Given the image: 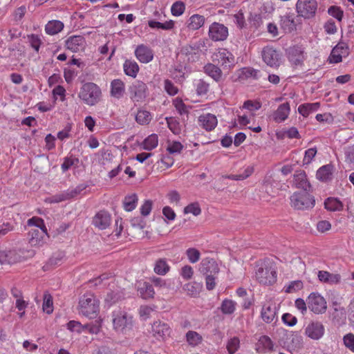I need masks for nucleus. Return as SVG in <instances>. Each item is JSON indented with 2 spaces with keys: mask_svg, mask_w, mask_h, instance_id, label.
Listing matches in <instances>:
<instances>
[{
  "mask_svg": "<svg viewBox=\"0 0 354 354\" xmlns=\"http://www.w3.org/2000/svg\"><path fill=\"white\" fill-rule=\"evenodd\" d=\"M236 309V303L231 299H224L222 302L221 310L223 314L231 315Z\"/></svg>",
  "mask_w": 354,
  "mask_h": 354,
  "instance_id": "nucleus-48",
  "label": "nucleus"
},
{
  "mask_svg": "<svg viewBox=\"0 0 354 354\" xmlns=\"http://www.w3.org/2000/svg\"><path fill=\"white\" fill-rule=\"evenodd\" d=\"M35 252L33 250H12L0 252L1 264H14L21 262L34 257Z\"/></svg>",
  "mask_w": 354,
  "mask_h": 354,
  "instance_id": "nucleus-5",
  "label": "nucleus"
},
{
  "mask_svg": "<svg viewBox=\"0 0 354 354\" xmlns=\"http://www.w3.org/2000/svg\"><path fill=\"white\" fill-rule=\"evenodd\" d=\"M263 62L268 66L277 69L281 64V54L272 46H265L261 50Z\"/></svg>",
  "mask_w": 354,
  "mask_h": 354,
  "instance_id": "nucleus-9",
  "label": "nucleus"
},
{
  "mask_svg": "<svg viewBox=\"0 0 354 354\" xmlns=\"http://www.w3.org/2000/svg\"><path fill=\"white\" fill-rule=\"evenodd\" d=\"M185 10V5L183 1H176L173 3L171 8V12L172 15L179 17L182 15Z\"/></svg>",
  "mask_w": 354,
  "mask_h": 354,
  "instance_id": "nucleus-56",
  "label": "nucleus"
},
{
  "mask_svg": "<svg viewBox=\"0 0 354 354\" xmlns=\"http://www.w3.org/2000/svg\"><path fill=\"white\" fill-rule=\"evenodd\" d=\"M78 97L87 105L94 106L101 99L102 91L100 88L95 83L86 82L80 88Z\"/></svg>",
  "mask_w": 354,
  "mask_h": 354,
  "instance_id": "nucleus-3",
  "label": "nucleus"
},
{
  "mask_svg": "<svg viewBox=\"0 0 354 354\" xmlns=\"http://www.w3.org/2000/svg\"><path fill=\"white\" fill-rule=\"evenodd\" d=\"M110 87V94L111 97L118 100L123 97L125 92V85L122 80L120 79L112 80Z\"/></svg>",
  "mask_w": 354,
  "mask_h": 354,
  "instance_id": "nucleus-25",
  "label": "nucleus"
},
{
  "mask_svg": "<svg viewBox=\"0 0 354 354\" xmlns=\"http://www.w3.org/2000/svg\"><path fill=\"white\" fill-rule=\"evenodd\" d=\"M209 85L203 80H200L196 86V93L199 95H205L209 91Z\"/></svg>",
  "mask_w": 354,
  "mask_h": 354,
  "instance_id": "nucleus-63",
  "label": "nucleus"
},
{
  "mask_svg": "<svg viewBox=\"0 0 354 354\" xmlns=\"http://www.w3.org/2000/svg\"><path fill=\"white\" fill-rule=\"evenodd\" d=\"M317 0H297L295 10L299 16L304 19L313 18L317 10Z\"/></svg>",
  "mask_w": 354,
  "mask_h": 354,
  "instance_id": "nucleus-8",
  "label": "nucleus"
},
{
  "mask_svg": "<svg viewBox=\"0 0 354 354\" xmlns=\"http://www.w3.org/2000/svg\"><path fill=\"white\" fill-rule=\"evenodd\" d=\"M183 149V145L178 141H172L168 143L167 150L169 153H180Z\"/></svg>",
  "mask_w": 354,
  "mask_h": 354,
  "instance_id": "nucleus-58",
  "label": "nucleus"
},
{
  "mask_svg": "<svg viewBox=\"0 0 354 354\" xmlns=\"http://www.w3.org/2000/svg\"><path fill=\"white\" fill-rule=\"evenodd\" d=\"M138 292L144 299H153L155 296V290L153 286L147 281L139 283Z\"/></svg>",
  "mask_w": 354,
  "mask_h": 354,
  "instance_id": "nucleus-29",
  "label": "nucleus"
},
{
  "mask_svg": "<svg viewBox=\"0 0 354 354\" xmlns=\"http://www.w3.org/2000/svg\"><path fill=\"white\" fill-rule=\"evenodd\" d=\"M328 14L333 17L341 21L344 15L342 9L337 6H331L328 8Z\"/></svg>",
  "mask_w": 354,
  "mask_h": 354,
  "instance_id": "nucleus-64",
  "label": "nucleus"
},
{
  "mask_svg": "<svg viewBox=\"0 0 354 354\" xmlns=\"http://www.w3.org/2000/svg\"><path fill=\"white\" fill-rule=\"evenodd\" d=\"M187 344L192 347L198 346L203 342V337L198 333L194 330H189L185 335Z\"/></svg>",
  "mask_w": 354,
  "mask_h": 354,
  "instance_id": "nucleus-40",
  "label": "nucleus"
},
{
  "mask_svg": "<svg viewBox=\"0 0 354 354\" xmlns=\"http://www.w3.org/2000/svg\"><path fill=\"white\" fill-rule=\"evenodd\" d=\"M130 99L133 102H143L147 95L148 87L142 81L136 80L129 86Z\"/></svg>",
  "mask_w": 354,
  "mask_h": 354,
  "instance_id": "nucleus-12",
  "label": "nucleus"
},
{
  "mask_svg": "<svg viewBox=\"0 0 354 354\" xmlns=\"http://www.w3.org/2000/svg\"><path fill=\"white\" fill-rule=\"evenodd\" d=\"M261 317L267 324L277 320L276 306L270 301L266 302L261 308Z\"/></svg>",
  "mask_w": 354,
  "mask_h": 354,
  "instance_id": "nucleus-23",
  "label": "nucleus"
},
{
  "mask_svg": "<svg viewBox=\"0 0 354 354\" xmlns=\"http://www.w3.org/2000/svg\"><path fill=\"white\" fill-rule=\"evenodd\" d=\"M158 144V136L156 133H152L146 138L142 142V148L145 150L151 151L155 149Z\"/></svg>",
  "mask_w": 354,
  "mask_h": 354,
  "instance_id": "nucleus-45",
  "label": "nucleus"
},
{
  "mask_svg": "<svg viewBox=\"0 0 354 354\" xmlns=\"http://www.w3.org/2000/svg\"><path fill=\"white\" fill-rule=\"evenodd\" d=\"M43 310L47 314H51L53 311V297L48 292L44 294Z\"/></svg>",
  "mask_w": 354,
  "mask_h": 354,
  "instance_id": "nucleus-51",
  "label": "nucleus"
},
{
  "mask_svg": "<svg viewBox=\"0 0 354 354\" xmlns=\"http://www.w3.org/2000/svg\"><path fill=\"white\" fill-rule=\"evenodd\" d=\"M138 196L136 194H132L124 197L123 201L124 209L127 212L133 210L138 203Z\"/></svg>",
  "mask_w": 354,
  "mask_h": 354,
  "instance_id": "nucleus-44",
  "label": "nucleus"
},
{
  "mask_svg": "<svg viewBox=\"0 0 354 354\" xmlns=\"http://www.w3.org/2000/svg\"><path fill=\"white\" fill-rule=\"evenodd\" d=\"M324 326L321 322H311L305 328V335L313 340H318L324 336Z\"/></svg>",
  "mask_w": 354,
  "mask_h": 354,
  "instance_id": "nucleus-17",
  "label": "nucleus"
},
{
  "mask_svg": "<svg viewBox=\"0 0 354 354\" xmlns=\"http://www.w3.org/2000/svg\"><path fill=\"white\" fill-rule=\"evenodd\" d=\"M198 126L206 131L214 130L218 124L216 116L212 113H203L198 118Z\"/></svg>",
  "mask_w": 354,
  "mask_h": 354,
  "instance_id": "nucleus-18",
  "label": "nucleus"
},
{
  "mask_svg": "<svg viewBox=\"0 0 354 354\" xmlns=\"http://www.w3.org/2000/svg\"><path fill=\"white\" fill-rule=\"evenodd\" d=\"M103 319L100 317L90 324L88 333L91 334H98L102 328Z\"/></svg>",
  "mask_w": 354,
  "mask_h": 354,
  "instance_id": "nucleus-60",
  "label": "nucleus"
},
{
  "mask_svg": "<svg viewBox=\"0 0 354 354\" xmlns=\"http://www.w3.org/2000/svg\"><path fill=\"white\" fill-rule=\"evenodd\" d=\"M92 223L99 230H105L111 223V216L108 212L101 210L93 216Z\"/></svg>",
  "mask_w": 354,
  "mask_h": 354,
  "instance_id": "nucleus-20",
  "label": "nucleus"
},
{
  "mask_svg": "<svg viewBox=\"0 0 354 354\" xmlns=\"http://www.w3.org/2000/svg\"><path fill=\"white\" fill-rule=\"evenodd\" d=\"M290 204L297 209H308L315 206L314 197L308 191H299L290 196Z\"/></svg>",
  "mask_w": 354,
  "mask_h": 354,
  "instance_id": "nucleus-6",
  "label": "nucleus"
},
{
  "mask_svg": "<svg viewBox=\"0 0 354 354\" xmlns=\"http://www.w3.org/2000/svg\"><path fill=\"white\" fill-rule=\"evenodd\" d=\"M78 310L83 316L93 319L100 312V301L93 293L86 292L80 298Z\"/></svg>",
  "mask_w": 354,
  "mask_h": 354,
  "instance_id": "nucleus-1",
  "label": "nucleus"
},
{
  "mask_svg": "<svg viewBox=\"0 0 354 354\" xmlns=\"http://www.w3.org/2000/svg\"><path fill=\"white\" fill-rule=\"evenodd\" d=\"M173 105L180 115H188L189 109L185 104L182 99L176 97L173 100Z\"/></svg>",
  "mask_w": 354,
  "mask_h": 354,
  "instance_id": "nucleus-54",
  "label": "nucleus"
},
{
  "mask_svg": "<svg viewBox=\"0 0 354 354\" xmlns=\"http://www.w3.org/2000/svg\"><path fill=\"white\" fill-rule=\"evenodd\" d=\"M304 288V283L301 280H295L290 281L288 284L286 285L283 288L286 293L296 292Z\"/></svg>",
  "mask_w": 354,
  "mask_h": 354,
  "instance_id": "nucleus-46",
  "label": "nucleus"
},
{
  "mask_svg": "<svg viewBox=\"0 0 354 354\" xmlns=\"http://www.w3.org/2000/svg\"><path fill=\"white\" fill-rule=\"evenodd\" d=\"M183 212L185 214H192L194 216H197L201 214V208L198 202H194L185 207Z\"/></svg>",
  "mask_w": 354,
  "mask_h": 354,
  "instance_id": "nucleus-53",
  "label": "nucleus"
},
{
  "mask_svg": "<svg viewBox=\"0 0 354 354\" xmlns=\"http://www.w3.org/2000/svg\"><path fill=\"white\" fill-rule=\"evenodd\" d=\"M308 308L315 314H323L326 311L327 303L319 292H311L306 299Z\"/></svg>",
  "mask_w": 354,
  "mask_h": 354,
  "instance_id": "nucleus-10",
  "label": "nucleus"
},
{
  "mask_svg": "<svg viewBox=\"0 0 354 354\" xmlns=\"http://www.w3.org/2000/svg\"><path fill=\"white\" fill-rule=\"evenodd\" d=\"M280 26L285 32H291L296 27L294 18L291 15L281 17Z\"/></svg>",
  "mask_w": 354,
  "mask_h": 354,
  "instance_id": "nucleus-41",
  "label": "nucleus"
},
{
  "mask_svg": "<svg viewBox=\"0 0 354 354\" xmlns=\"http://www.w3.org/2000/svg\"><path fill=\"white\" fill-rule=\"evenodd\" d=\"M325 208L330 212H340L344 209L342 202L337 198L328 197L324 201Z\"/></svg>",
  "mask_w": 354,
  "mask_h": 354,
  "instance_id": "nucleus-35",
  "label": "nucleus"
},
{
  "mask_svg": "<svg viewBox=\"0 0 354 354\" xmlns=\"http://www.w3.org/2000/svg\"><path fill=\"white\" fill-rule=\"evenodd\" d=\"M240 347V339L237 337L230 338L226 344V348L229 354L235 353Z\"/></svg>",
  "mask_w": 354,
  "mask_h": 354,
  "instance_id": "nucleus-47",
  "label": "nucleus"
},
{
  "mask_svg": "<svg viewBox=\"0 0 354 354\" xmlns=\"http://www.w3.org/2000/svg\"><path fill=\"white\" fill-rule=\"evenodd\" d=\"M86 45L85 38L82 35H73L66 41V47L72 52H80L84 50Z\"/></svg>",
  "mask_w": 354,
  "mask_h": 354,
  "instance_id": "nucleus-21",
  "label": "nucleus"
},
{
  "mask_svg": "<svg viewBox=\"0 0 354 354\" xmlns=\"http://www.w3.org/2000/svg\"><path fill=\"white\" fill-rule=\"evenodd\" d=\"M168 128L175 135H179L181 132V126L179 122L174 118H166Z\"/></svg>",
  "mask_w": 354,
  "mask_h": 354,
  "instance_id": "nucleus-49",
  "label": "nucleus"
},
{
  "mask_svg": "<svg viewBox=\"0 0 354 354\" xmlns=\"http://www.w3.org/2000/svg\"><path fill=\"white\" fill-rule=\"evenodd\" d=\"M253 172H254L253 167H248L247 168L245 169V170L243 171V172L242 174H231V175L226 176L225 178H227L228 179H231V180H243L248 178L249 176H250Z\"/></svg>",
  "mask_w": 354,
  "mask_h": 354,
  "instance_id": "nucleus-50",
  "label": "nucleus"
},
{
  "mask_svg": "<svg viewBox=\"0 0 354 354\" xmlns=\"http://www.w3.org/2000/svg\"><path fill=\"white\" fill-rule=\"evenodd\" d=\"M334 167L331 164H328L321 167L317 171V178L322 181H328L332 178Z\"/></svg>",
  "mask_w": 354,
  "mask_h": 354,
  "instance_id": "nucleus-34",
  "label": "nucleus"
},
{
  "mask_svg": "<svg viewBox=\"0 0 354 354\" xmlns=\"http://www.w3.org/2000/svg\"><path fill=\"white\" fill-rule=\"evenodd\" d=\"M172 330L169 324L160 321H154L151 324V333L158 341L165 342L171 336Z\"/></svg>",
  "mask_w": 354,
  "mask_h": 354,
  "instance_id": "nucleus-11",
  "label": "nucleus"
},
{
  "mask_svg": "<svg viewBox=\"0 0 354 354\" xmlns=\"http://www.w3.org/2000/svg\"><path fill=\"white\" fill-rule=\"evenodd\" d=\"M29 243L34 247L42 246L48 237L46 228H32L28 232Z\"/></svg>",
  "mask_w": 354,
  "mask_h": 354,
  "instance_id": "nucleus-13",
  "label": "nucleus"
},
{
  "mask_svg": "<svg viewBox=\"0 0 354 354\" xmlns=\"http://www.w3.org/2000/svg\"><path fill=\"white\" fill-rule=\"evenodd\" d=\"M170 270V266L165 259H158L156 261L153 271L158 275L164 276Z\"/></svg>",
  "mask_w": 354,
  "mask_h": 354,
  "instance_id": "nucleus-39",
  "label": "nucleus"
},
{
  "mask_svg": "<svg viewBox=\"0 0 354 354\" xmlns=\"http://www.w3.org/2000/svg\"><path fill=\"white\" fill-rule=\"evenodd\" d=\"M181 54L187 57V59L191 62H195L200 55L201 49L196 45H185L180 50Z\"/></svg>",
  "mask_w": 354,
  "mask_h": 354,
  "instance_id": "nucleus-31",
  "label": "nucleus"
},
{
  "mask_svg": "<svg viewBox=\"0 0 354 354\" xmlns=\"http://www.w3.org/2000/svg\"><path fill=\"white\" fill-rule=\"evenodd\" d=\"M123 69L127 75L136 77L139 72L140 68L135 61L127 59L123 64Z\"/></svg>",
  "mask_w": 354,
  "mask_h": 354,
  "instance_id": "nucleus-37",
  "label": "nucleus"
},
{
  "mask_svg": "<svg viewBox=\"0 0 354 354\" xmlns=\"http://www.w3.org/2000/svg\"><path fill=\"white\" fill-rule=\"evenodd\" d=\"M121 298L122 295L119 292V291L111 290V292H107L104 299V301L108 306H111L120 300Z\"/></svg>",
  "mask_w": 354,
  "mask_h": 354,
  "instance_id": "nucleus-52",
  "label": "nucleus"
},
{
  "mask_svg": "<svg viewBox=\"0 0 354 354\" xmlns=\"http://www.w3.org/2000/svg\"><path fill=\"white\" fill-rule=\"evenodd\" d=\"M320 107L319 102L304 103L299 106L298 112L304 118L317 111Z\"/></svg>",
  "mask_w": 354,
  "mask_h": 354,
  "instance_id": "nucleus-36",
  "label": "nucleus"
},
{
  "mask_svg": "<svg viewBox=\"0 0 354 354\" xmlns=\"http://www.w3.org/2000/svg\"><path fill=\"white\" fill-rule=\"evenodd\" d=\"M344 346L351 352L354 353V334L350 333L343 337Z\"/></svg>",
  "mask_w": 354,
  "mask_h": 354,
  "instance_id": "nucleus-62",
  "label": "nucleus"
},
{
  "mask_svg": "<svg viewBox=\"0 0 354 354\" xmlns=\"http://www.w3.org/2000/svg\"><path fill=\"white\" fill-rule=\"evenodd\" d=\"M288 58L292 65L298 66L303 65L306 59V55L303 48L294 46L288 49Z\"/></svg>",
  "mask_w": 354,
  "mask_h": 354,
  "instance_id": "nucleus-15",
  "label": "nucleus"
},
{
  "mask_svg": "<svg viewBox=\"0 0 354 354\" xmlns=\"http://www.w3.org/2000/svg\"><path fill=\"white\" fill-rule=\"evenodd\" d=\"M212 61L229 72L236 64L234 55L226 48H219L212 55Z\"/></svg>",
  "mask_w": 354,
  "mask_h": 354,
  "instance_id": "nucleus-7",
  "label": "nucleus"
},
{
  "mask_svg": "<svg viewBox=\"0 0 354 354\" xmlns=\"http://www.w3.org/2000/svg\"><path fill=\"white\" fill-rule=\"evenodd\" d=\"M153 118L151 113L145 109H139L136 115V121L140 125H147Z\"/></svg>",
  "mask_w": 354,
  "mask_h": 354,
  "instance_id": "nucleus-42",
  "label": "nucleus"
},
{
  "mask_svg": "<svg viewBox=\"0 0 354 354\" xmlns=\"http://www.w3.org/2000/svg\"><path fill=\"white\" fill-rule=\"evenodd\" d=\"M202 286L196 282H189L184 285L183 290L186 293L193 297H197L201 290Z\"/></svg>",
  "mask_w": 354,
  "mask_h": 354,
  "instance_id": "nucleus-43",
  "label": "nucleus"
},
{
  "mask_svg": "<svg viewBox=\"0 0 354 354\" xmlns=\"http://www.w3.org/2000/svg\"><path fill=\"white\" fill-rule=\"evenodd\" d=\"M205 19L203 16L195 14L192 15L189 20L187 27L192 30H198L205 24Z\"/></svg>",
  "mask_w": 354,
  "mask_h": 354,
  "instance_id": "nucleus-38",
  "label": "nucleus"
},
{
  "mask_svg": "<svg viewBox=\"0 0 354 354\" xmlns=\"http://www.w3.org/2000/svg\"><path fill=\"white\" fill-rule=\"evenodd\" d=\"M134 53L137 59L143 64L151 62L154 55L153 50L145 44L138 45L135 49Z\"/></svg>",
  "mask_w": 354,
  "mask_h": 354,
  "instance_id": "nucleus-22",
  "label": "nucleus"
},
{
  "mask_svg": "<svg viewBox=\"0 0 354 354\" xmlns=\"http://www.w3.org/2000/svg\"><path fill=\"white\" fill-rule=\"evenodd\" d=\"M204 72L216 82H219L222 80V70L218 66L214 64H207L204 66Z\"/></svg>",
  "mask_w": 354,
  "mask_h": 354,
  "instance_id": "nucleus-32",
  "label": "nucleus"
},
{
  "mask_svg": "<svg viewBox=\"0 0 354 354\" xmlns=\"http://www.w3.org/2000/svg\"><path fill=\"white\" fill-rule=\"evenodd\" d=\"M201 271L205 275H218V265L213 259L205 258L201 263Z\"/></svg>",
  "mask_w": 354,
  "mask_h": 354,
  "instance_id": "nucleus-24",
  "label": "nucleus"
},
{
  "mask_svg": "<svg viewBox=\"0 0 354 354\" xmlns=\"http://www.w3.org/2000/svg\"><path fill=\"white\" fill-rule=\"evenodd\" d=\"M111 323L113 329L118 333H124L133 326V317L124 310L117 308L111 313Z\"/></svg>",
  "mask_w": 354,
  "mask_h": 354,
  "instance_id": "nucleus-4",
  "label": "nucleus"
},
{
  "mask_svg": "<svg viewBox=\"0 0 354 354\" xmlns=\"http://www.w3.org/2000/svg\"><path fill=\"white\" fill-rule=\"evenodd\" d=\"M28 41L30 44V46L36 51L39 52L40 46L41 44V41L39 37L37 35L32 34L28 36Z\"/></svg>",
  "mask_w": 354,
  "mask_h": 354,
  "instance_id": "nucleus-59",
  "label": "nucleus"
},
{
  "mask_svg": "<svg viewBox=\"0 0 354 354\" xmlns=\"http://www.w3.org/2000/svg\"><path fill=\"white\" fill-rule=\"evenodd\" d=\"M64 258V254L62 252H57L54 253L48 259L47 266L50 267H55L60 265Z\"/></svg>",
  "mask_w": 354,
  "mask_h": 354,
  "instance_id": "nucleus-55",
  "label": "nucleus"
},
{
  "mask_svg": "<svg viewBox=\"0 0 354 354\" xmlns=\"http://www.w3.org/2000/svg\"><path fill=\"white\" fill-rule=\"evenodd\" d=\"M349 53L348 46L344 42L338 43L332 50L328 57L330 63L337 64L342 61V57Z\"/></svg>",
  "mask_w": 354,
  "mask_h": 354,
  "instance_id": "nucleus-16",
  "label": "nucleus"
},
{
  "mask_svg": "<svg viewBox=\"0 0 354 354\" xmlns=\"http://www.w3.org/2000/svg\"><path fill=\"white\" fill-rule=\"evenodd\" d=\"M317 153V149L315 147L310 148L305 151L304 157L303 158V164H310Z\"/></svg>",
  "mask_w": 354,
  "mask_h": 354,
  "instance_id": "nucleus-61",
  "label": "nucleus"
},
{
  "mask_svg": "<svg viewBox=\"0 0 354 354\" xmlns=\"http://www.w3.org/2000/svg\"><path fill=\"white\" fill-rule=\"evenodd\" d=\"M84 189V187H82L80 186H77L75 188L73 189H68L63 192H61L59 194H55L50 198L48 199V201L53 203H60L64 201L69 200L71 198H75L78 194H80V192Z\"/></svg>",
  "mask_w": 354,
  "mask_h": 354,
  "instance_id": "nucleus-19",
  "label": "nucleus"
},
{
  "mask_svg": "<svg viewBox=\"0 0 354 354\" xmlns=\"http://www.w3.org/2000/svg\"><path fill=\"white\" fill-rule=\"evenodd\" d=\"M64 24L59 20H50L45 26V32L48 35H55L60 32Z\"/></svg>",
  "mask_w": 354,
  "mask_h": 354,
  "instance_id": "nucleus-33",
  "label": "nucleus"
},
{
  "mask_svg": "<svg viewBox=\"0 0 354 354\" xmlns=\"http://www.w3.org/2000/svg\"><path fill=\"white\" fill-rule=\"evenodd\" d=\"M274 344L267 335H262L256 344V351L259 353H265L273 350Z\"/></svg>",
  "mask_w": 354,
  "mask_h": 354,
  "instance_id": "nucleus-27",
  "label": "nucleus"
},
{
  "mask_svg": "<svg viewBox=\"0 0 354 354\" xmlns=\"http://www.w3.org/2000/svg\"><path fill=\"white\" fill-rule=\"evenodd\" d=\"M293 183L295 187L301 189V191H308L310 187L307 180L306 173L303 171H297L294 174Z\"/></svg>",
  "mask_w": 354,
  "mask_h": 354,
  "instance_id": "nucleus-30",
  "label": "nucleus"
},
{
  "mask_svg": "<svg viewBox=\"0 0 354 354\" xmlns=\"http://www.w3.org/2000/svg\"><path fill=\"white\" fill-rule=\"evenodd\" d=\"M228 36V28L223 24L214 22L209 28V37L215 41H224Z\"/></svg>",
  "mask_w": 354,
  "mask_h": 354,
  "instance_id": "nucleus-14",
  "label": "nucleus"
},
{
  "mask_svg": "<svg viewBox=\"0 0 354 354\" xmlns=\"http://www.w3.org/2000/svg\"><path fill=\"white\" fill-rule=\"evenodd\" d=\"M256 279L263 285H272L277 281V273L274 265L268 261H262L257 265Z\"/></svg>",
  "mask_w": 354,
  "mask_h": 354,
  "instance_id": "nucleus-2",
  "label": "nucleus"
},
{
  "mask_svg": "<svg viewBox=\"0 0 354 354\" xmlns=\"http://www.w3.org/2000/svg\"><path fill=\"white\" fill-rule=\"evenodd\" d=\"M317 277L321 282L330 285L337 284L341 281V276L339 274L330 273L325 270H319L317 273Z\"/></svg>",
  "mask_w": 354,
  "mask_h": 354,
  "instance_id": "nucleus-26",
  "label": "nucleus"
},
{
  "mask_svg": "<svg viewBox=\"0 0 354 354\" xmlns=\"http://www.w3.org/2000/svg\"><path fill=\"white\" fill-rule=\"evenodd\" d=\"M186 255L190 263H195L199 261L201 252L194 248H190L186 250Z\"/></svg>",
  "mask_w": 354,
  "mask_h": 354,
  "instance_id": "nucleus-57",
  "label": "nucleus"
},
{
  "mask_svg": "<svg viewBox=\"0 0 354 354\" xmlns=\"http://www.w3.org/2000/svg\"><path fill=\"white\" fill-rule=\"evenodd\" d=\"M290 112V106L288 102L280 104L277 109L274 112L272 117L276 122H282L285 121Z\"/></svg>",
  "mask_w": 354,
  "mask_h": 354,
  "instance_id": "nucleus-28",
  "label": "nucleus"
}]
</instances>
